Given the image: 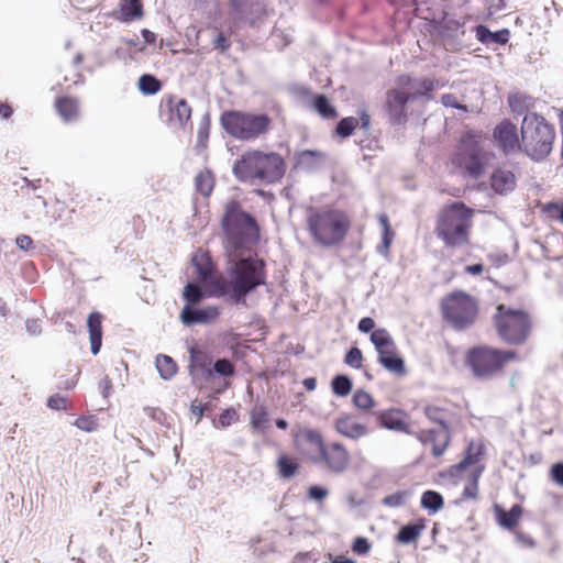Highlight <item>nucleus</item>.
Returning <instances> with one entry per match:
<instances>
[{
  "mask_svg": "<svg viewBox=\"0 0 563 563\" xmlns=\"http://www.w3.org/2000/svg\"><path fill=\"white\" fill-rule=\"evenodd\" d=\"M16 246L22 251H30L34 249L33 240L30 235L20 234L15 239Z\"/></svg>",
  "mask_w": 563,
  "mask_h": 563,
  "instance_id": "58",
  "label": "nucleus"
},
{
  "mask_svg": "<svg viewBox=\"0 0 563 563\" xmlns=\"http://www.w3.org/2000/svg\"><path fill=\"white\" fill-rule=\"evenodd\" d=\"M495 511L498 523L506 529L516 527L522 514V509L519 505H514L509 511L496 506Z\"/></svg>",
  "mask_w": 563,
  "mask_h": 563,
  "instance_id": "26",
  "label": "nucleus"
},
{
  "mask_svg": "<svg viewBox=\"0 0 563 563\" xmlns=\"http://www.w3.org/2000/svg\"><path fill=\"white\" fill-rule=\"evenodd\" d=\"M91 423H92L91 420L88 419V418H85V417L78 418L76 420V426L79 429L85 430V431H91L92 430Z\"/></svg>",
  "mask_w": 563,
  "mask_h": 563,
  "instance_id": "63",
  "label": "nucleus"
},
{
  "mask_svg": "<svg viewBox=\"0 0 563 563\" xmlns=\"http://www.w3.org/2000/svg\"><path fill=\"white\" fill-rule=\"evenodd\" d=\"M371 550V544L366 538L358 537L353 543V551L357 554H366Z\"/></svg>",
  "mask_w": 563,
  "mask_h": 563,
  "instance_id": "57",
  "label": "nucleus"
},
{
  "mask_svg": "<svg viewBox=\"0 0 563 563\" xmlns=\"http://www.w3.org/2000/svg\"><path fill=\"white\" fill-rule=\"evenodd\" d=\"M223 129L233 137L250 141L265 134L271 125V119L265 113L228 111L221 115Z\"/></svg>",
  "mask_w": 563,
  "mask_h": 563,
  "instance_id": "7",
  "label": "nucleus"
},
{
  "mask_svg": "<svg viewBox=\"0 0 563 563\" xmlns=\"http://www.w3.org/2000/svg\"><path fill=\"white\" fill-rule=\"evenodd\" d=\"M313 107L322 118L333 119L336 117V111H335L334 107L330 103L328 98L323 95H318L314 98Z\"/></svg>",
  "mask_w": 563,
  "mask_h": 563,
  "instance_id": "39",
  "label": "nucleus"
},
{
  "mask_svg": "<svg viewBox=\"0 0 563 563\" xmlns=\"http://www.w3.org/2000/svg\"><path fill=\"white\" fill-rule=\"evenodd\" d=\"M213 176L209 170L200 172L196 176V188L205 197H208L213 189Z\"/></svg>",
  "mask_w": 563,
  "mask_h": 563,
  "instance_id": "37",
  "label": "nucleus"
},
{
  "mask_svg": "<svg viewBox=\"0 0 563 563\" xmlns=\"http://www.w3.org/2000/svg\"><path fill=\"white\" fill-rule=\"evenodd\" d=\"M353 404L357 409L368 410L374 407V398L363 389H358L353 395Z\"/></svg>",
  "mask_w": 563,
  "mask_h": 563,
  "instance_id": "44",
  "label": "nucleus"
},
{
  "mask_svg": "<svg viewBox=\"0 0 563 563\" xmlns=\"http://www.w3.org/2000/svg\"><path fill=\"white\" fill-rule=\"evenodd\" d=\"M357 125H358L357 118H354V117L344 118L338 123L336 133L341 137H347L353 133L354 129Z\"/></svg>",
  "mask_w": 563,
  "mask_h": 563,
  "instance_id": "46",
  "label": "nucleus"
},
{
  "mask_svg": "<svg viewBox=\"0 0 563 563\" xmlns=\"http://www.w3.org/2000/svg\"><path fill=\"white\" fill-rule=\"evenodd\" d=\"M441 102L444 107L455 108L466 111V106H463L459 102L457 97L453 93H445L441 98Z\"/></svg>",
  "mask_w": 563,
  "mask_h": 563,
  "instance_id": "51",
  "label": "nucleus"
},
{
  "mask_svg": "<svg viewBox=\"0 0 563 563\" xmlns=\"http://www.w3.org/2000/svg\"><path fill=\"white\" fill-rule=\"evenodd\" d=\"M460 162L466 172L474 178H479L488 162V153L473 137L462 140L460 147Z\"/></svg>",
  "mask_w": 563,
  "mask_h": 563,
  "instance_id": "12",
  "label": "nucleus"
},
{
  "mask_svg": "<svg viewBox=\"0 0 563 563\" xmlns=\"http://www.w3.org/2000/svg\"><path fill=\"white\" fill-rule=\"evenodd\" d=\"M212 45L214 49L220 51L221 53L227 52L231 47V41L223 34V32H212Z\"/></svg>",
  "mask_w": 563,
  "mask_h": 563,
  "instance_id": "50",
  "label": "nucleus"
},
{
  "mask_svg": "<svg viewBox=\"0 0 563 563\" xmlns=\"http://www.w3.org/2000/svg\"><path fill=\"white\" fill-rule=\"evenodd\" d=\"M357 328L363 333L373 332L375 330V321L369 317H364L360 320Z\"/></svg>",
  "mask_w": 563,
  "mask_h": 563,
  "instance_id": "60",
  "label": "nucleus"
},
{
  "mask_svg": "<svg viewBox=\"0 0 563 563\" xmlns=\"http://www.w3.org/2000/svg\"><path fill=\"white\" fill-rule=\"evenodd\" d=\"M25 329L30 335H38L42 332V327L38 319H27L25 321Z\"/></svg>",
  "mask_w": 563,
  "mask_h": 563,
  "instance_id": "59",
  "label": "nucleus"
},
{
  "mask_svg": "<svg viewBox=\"0 0 563 563\" xmlns=\"http://www.w3.org/2000/svg\"><path fill=\"white\" fill-rule=\"evenodd\" d=\"M241 22H245V20H235L234 14L231 13L230 19L224 22L214 19L210 23L209 29L212 32H223L228 38H231V36L235 34L236 29Z\"/></svg>",
  "mask_w": 563,
  "mask_h": 563,
  "instance_id": "32",
  "label": "nucleus"
},
{
  "mask_svg": "<svg viewBox=\"0 0 563 563\" xmlns=\"http://www.w3.org/2000/svg\"><path fill=\"white\" fill-rule=\"evenodd\" d=\"M484 471V466H476L470 473V483L464 487L463 498H476L478 493V479Z\"/></svg>",
  "mask_w": 563,
  "mask_h": 563,
  "instance_id": "36",
  "label": "nucleus"
},
{
  "mask_svg": "<svg viewBox=\"0 0 563 563\" xmlns=\"http://www.w3.org/2000/svg\"><path fill=\"white\" fill-rule=\"evenodd\" d=\"M56 109L64 122H74L79 118V102L75 98L63 97L57 99Z\"/></svg>",
  "mask_w": 563,
  "mask_h": 563,
  "instance_id": "24",
  "label": "nucleus"
},
{
  "mask_svg": "<svg viewBox=\"0 0 563 563\" xmlns=\"http://www.w3.org/2000/svg\"><path fill=\"white\" fill-rule=\"evenodd\" d=\"M335 430L351 440H358L368 434V428L357 421L353 415H343L335 420Z\"/></svg>",
  "mask_w": 563,
  "mask_h": 563,
  "instance_id": "19",
  "label": "nucleus"
},
{
  "mask_svg": "<svg viewBox=\"0 0 563 563\" xmlns=\"http://www.w3.org/2000/svg\"><path fill=\"white\" fill-rule=\"evenodd\" d=\"M371 342L378 353V361L396 353V344L386 329L374 330L371 333Z\"/></svg>",
  "mask_w": 563,
  "mask_h": 563,
  "instance_id": "22",
  "label": "nucleus"
},
{
  "mask_svg": "<svg viewBox=\"0 0 563 563\" xmlns=\"http://www.w3.org/2000/svg\"><path fill=\"white\" fill-rule=\"evenodd\" d=\"M222 225L228 278L217 282V296L229 295L235 303L244 302L245 297L266 280L264 261L252 255L258 228L253 217L236 202L227 206Z\"/></svg>",
  "mask_w": 563,
  "mask_h": 563,
  "instance_id": "1",
  "label": "nucleus"
},
{
  "mask_svg": "<svg viewBox=\"0 0 563 563\" xmlns=\"http://www.w3.org/2000/svg\"><path fill=\"white\" fill-rule=\"evenodd\" d=\"M88 330L90 339V349L92 354H98L101 347V314L99 312H92L88 317Z\"/></svg>",
  "mask_w": 563,
  "mask_h": 563,
  "instance_id": "25",
  "label": "nucleus"
},
{
  "mask_svg": "<svg viewBox=\"0 0 563 563\" xmlns=\"http://www.w3.org/2000/svg\"><path fill=\"white\" fill-rule=\"evenodd\" d=\"M509 30L503 29L497 32L492 33V37L489 40V44H499L504 45L509 41Z\"/></svg>",
  "mask_w": 563,
  "mask_h": 563,
  "instance_id": "54",
  "label": "nucleus"
},
{
  "mask_svg": "<svg viewBox=\"0 0 563 563\" xmlns=\"http://www.w3.org/2000/svg\"><path fill=\"white\" fill-rule=\"evenodd\" d=\"M551 479L563 487V462H559L552 465L550 470Z\"/></svg>",
  "mask_w": 563,
  "mask_h": 563,
  "instance_id": "52",
  "label": "nucleus"
},
{
  "mask_svg": "<svg viewBox=\"0 0 563 563\" xmlns=\"http://www.w3.org/2000/svg\"><path fill=\"white\" fill-rule=\"evenodd\" d=\"M409 497L410 493L408 490H399L385 496L382 503L386 507L396 508L405 505Z\"/></svg>",
  "mask_w": 563,
  "mask_h": 563,
  "instance_id": "45",
  "label": "nucleus"
},
{
  "mask_svg": "<svg viewBox=\"0 0 563 563\" xmlns=\"http://www.w3.org/2000/svg\"><path fill=\"white\" fill-rule=\"evenodd\" d=\"M232 173L238 180L249 185L272 184L284 176V161L276 153L249 151L235 161Z\"/></svg>",
  "mask_w": 563,
  "mask_h": 563,
  "instance_id": "2",
  "label": "nucleus"
},
{
  "mask_svg": "<svg viewBox=\"0 0 563 563\" xmlns=\"http://www.w3.org/2000/svg\"><path fill=\"white\" fill-rule=\"evenodd\" d=\"M517 185L515 173L506 166L496 168L490 175V187L498 195L511 192Z\"/></svg>",
  "mask_w": 563,
  "mask_h": 563,
  "instance_id": "21",
  "label": "nucleus"
},
{
  "mask_svg": "<svg viewBox=\"0 0 563 563\" xmlns=\"http://www.w3.org/2000/svg\"><path fill=\"white\" fill-rule=\"evenodd\" d=\"M267 422H268V416H267V411H266L265 407L255 406L253 408V410L251 411L252 428L257 432H262L265 430Z\"/></svg>",
  "mask_w": 563,
  "mask_h": 563,
  "instance_id": "38",
  "label": "nucleus"
},
{
  "mask_svg": "<svg viewBox=\"0 0 563 563\" xmlns=\"http://www.w3.org/2000/svg\"><path fill=\"white\" fill-rule=\"evenodd\" d=\"M329 495L328 489L321 487V486H310L308 490L309 498L322 501L327 496Z\"/></svg>",
  "mask_w": 563,
  "mask_h": 563,
  "instance_id": "56",
  "label": "nucleus"
},
{
  "mask_svg": "<svg viewBox=\"0 0 563 563\" xmlns=\"http://www.w3.org/2000/svg\"><path fill=\"white\" fill-rule=\"evenodd\" d=\"M515 351H501L488 346H476L467 353V364L477 378L486 379L501 369L506 362L515 360Z\"/></svg>",
  "mask_w": 563,
  "mask_h": 563,
  "instance_id": "9",
  "label": "nucleus"
},
{
  "mask_svg": "<svg viewBox=\"0 0 563 563\" xmlns=\"http://www.w3.org/2000/svg\"><path fill=\"white\" fill-rule=\"evenodd\" d=\"M443 497L435 490H426L421 496V507L435 514L443 507Z\"/></svg>",
  "mask_w": 563,
  "mask_h": 563,
  "instance_id": "33",
  "label": "nucleus"
},
{
  "mask_svg": "<svg viewBox=\"0 0 563 563\" xmlns=\"http://www.w3.org/2000/svg\"><path fill=\"white\" fill-rule=\"evenodd\" d=\"M474 210L462 201L444 207L437 219L435 233L446 246H463L470 242Z\"/></svg>",
  "mask_w": 563,
  "mask_h": 563,
  "instance_id": "3",
  "label": "nucleus"
},
{
  "mask_svg": "<svg viewBox=\"0 0 563 563\" xmlns=\"http://www.w3.org/2000/svg\"><path fill=\"white\" fill-rule=\"evenodd\" d=\"M230 7L235 20H245L250 25L255 24L251 12L262 10L257 0H230Z\"/></svg>",
  "mask_w": 563,
  "mask_h": 563,
  "instance_id": "23",
  "label": "nucleus"
},
{
  "mask_svg": "<svg viewBox=\"0 0 563 563\" xmlns=\"http://www.w3.org/2000/svg\"><path fill=\"white\" fill-rule=\"evenodd\" d=\"M380 424L389 430L406 431V422L393 412H383L379 416Z\"/></svg>",
  "mask_w": 563,
  "mask_h": 563,
  "instance_id": "40",
  "label": "nucleus"
},
{
  "mask_svg": "<svg viewBox=\"0 0 563 563\" xmlns=\"http://www.w3.org/2000/svg\"><path fill=\"white\" fill-rule=\"evenodd\" d=\"M191 262L200 280L217 295V282L223 280V277L214 274V267L210 257L206 253L197 252L194 254Z\"/></svg>",
  "mask_w": 563,
  "mask_h": 563,
  "instance_id": "17",
  "label": "nucleus"
},
{
  "mask_svg": "<svg viewBox=\"0 0 563 563\" xmlns=\"http://www.w3.org/2000/svg\"><path fill=\"white\" fill-rule=\"evenodd\" d=\"M277 468L282 478L289 479L297 474L299 464L287 455L283 454L277 460Z\"/></svg>",
  "mask_w": 563,
  "mask_h": 563,
  "instance_id": "34",
  "label": "nucleus"
},
{
  "mask_svg": "<svg viewBox=\"0 0 563 563\" xmlns=\"http://www.w3.org/2000/svg\"><path fill=\"white\" fill-rule=\"evenodd\" d=\"M353 387V383L347 375L339 374L332 378L331 388L333 394L339 397L347 396Z\"/></svg>",
  "mask_w": 563,
  "mask_h": 563,
  "instance_id": "35",
  "label": "nucleus"
},
{
  "mask_svg": "<svg viewBox=\"0 0 563 563\" xmlns=\"http://www.w3.org/2000/svg\"><path fill=\"white\" fill-rule=\"evenodd\" d=\"M435 81L430 78H413L407 75L397 78V87L409 96V100L426 96L435 89Z\"/></svg>",
  "mask_w": 563,
  "mask_h": 563,
  "instance_id": "16",
  "label": "nucleus"
},
{
  "mask_svg": "<svg viewBox=\"0 0 563 563\" xmlns=\"http://www.w3.org/2000/svg\"><path fill=\"white\" fill-rule=\"evenodd\" d=\"M324 161V155L318 151H302L297 155V166L311 172L318 168Z\"/></svg>",
  "mask_w": 563,
  "mask_h": 563,
  "instance_id": "27",
  "label": "nucleus"
},
{
  "mask_svg": "<svg viewBox=\"0 0 563 563\" xmlns=\"http://www.w3.org/2000/svg\"><path fill=\"white\" fill-rule=\"evenodd\" d=\"M220 314L217 306H207L198 308L190 305H185L180 312V321L185 325L194 324H209L218 319Z\"/></svg>",
  "mask_w": 563,
  "mask_h": 563,
  "instance_id": "14",
  "label": "nucleus"
},
{
  "mask_svg": "<svg viewBox=\"0 0 563 563\" xmlns=\"http://www.w3.org/2000/svg\"><path fill=\"white\" fill-rule=\"evenodd\" d=\"M516 540L521 547L531 548L534 545V542L531 539V537L521 532L516 533Z\"/></svg>",
  "mask_w": 563,
  "mask_h": 563,
  "instance_id": "62",
  "label": "nucleus"
},
{
  "mask_svg": "<svg viewBox=\"0 0 563 563\" xmlns=\"http://www.w3.org/2000/svg\"><path fill=\"white\" fill-rule=\"evenodd\" d=\"M161 87V81L153 75L145 74L139 78V89L145 95H155Z\"/></svg>",
  "mask_w": 563,
  "mask_h": 563,
  "instance_id": "42",
  "label": "nucleus"
},
{
  "mask_svg": "<svg viewBox=\"0 0 563 563\" xmlns=\"http://www.w3.org/2000/svg\"><path fill=\"white\" fill-rule=\"evenodd\" d=\"M305 437L319 454L317 462H322L329 471L336 474L347 470L350 454L341 443H324L321 433L316 430H307Z\"/></svg>",
  "mask_w": 563,
  "mask_h": 563,
  "instance_id": "10",
  "label": "nucleus"
},
{
  "mask_svg": "<svg viewBox=\"0 0 563 563\" xmlns=\"http://www.w3.org/2000/svg\"><path fill=\"white\" fill-rule=\"evenodd\" d=\"M484 452L485 445L482 441H472L466 449L464 459L451 467L450 474L454 477H459L461 476V473L466 471L468 467L479 466L478 462Z\"/></svg>",
  "mask_w": 563,
  "mask_h": 563,
  "instance_id": "20",
  "label": "nucleus"
},
{
  "mask_svg": "<svg viewBox=\"0 0 563 563\" xmlns=\"http://www.w3.org/2000/svg\"><path fill=\"white\" fill-rule=\"evenodd\" d=\"M213 371L221 376H232L234 374V366L229 360L219 358L213 365Z\"/></svg>",
  "mask_w": 563,
  "mask_h": 563,
  "instance_id": "49",
  "label": "nucleus"
},
{
  "mask_svg": "<svg viewBox=\"0 0 563 563\" xmlns=\"http://www.w3.org/2000/svg\"><path fill=\"white\" fill-rule=\"evenodd\" d=\"M100 388H101V391H102L103 397H108V396H109V394H110V390H111V388H112L111 380H110L108 377H104V378L100 382Z\"/></svg>",
  "mask_w": 563,
  "mask_h": 563,
  "instance_id": "64",
  "label": "nucleus"
},
{
  "mask_svg": "<svg viewBox=\"0 0 563 563\" xmlns=\"http://www.w3.org/2000/svg\"><path fill=\"white\" fill-rule=\"evenodd\" d=\"M424 529V523H409L404 526L396 536V540L402 544H409L413 542Z\"/></svg>",
  "mask_w": 563,
  "mask_h": 563,
  "instance_id": "31",
  "label": "nucleus"
},
{
  "mask_svg": "<svg viewBox=\"0 0 563 563\" xmlns=\"http://www.w3.org/2000/svg\"><path fill=\"white\" fill-rule=\"evenodd\" d=\"M168 123L173 128H185L191 118V108L185 99L170 97L166 101Z\"/></svg>",
  "mask_w": 563,
  "mask_h": 563,
  "instance_id": "18",
  "label": "nucleus"
},
{
  "mask_svg": "<svg viewBox=\"0 0 563 563\" xmlns=\"http://www.w3.org/2000/svg\"><path fill=\"white\" fill-rule=\"evenodd\" d=\"M183 297L187 301V305L195 306L202 300L203 292L198 285L188 283L184 288Z\"/></svg>",
  "mask_w": 563,
  "mask_h": 563,
  "instance_id": "43",
  "label": "nucleus"
},
{
  "mask_svg": "<svg viewBox=\"0 0 563 563\" xmlns=\"http://www.w3.org/2000/svg\"><path fill=\"white\" fill-rule=\"evenodd\" d=\"M156 369L164 380H169L177 373V365L175 361L165 354H159L156 356L155 361Z\"/></svg>",
  "mask_w": 563,
  "mask_h": 563,
  "instance_id": "29",
  "label": "nucleus"
},
{
  "mask_svg": "<svg viewBox=\"0 0 563 563\" xmlns=\"http://www.w3.org/2000/svg\"><path fill=\"white\" fill-rule=\"evenodd\" d=\"M121 16L119 20L129 22L139 19L143 14L142 3L140 0H122L121 2Z\"/></svg>",
  "mask_w": 563,
  "mask_h": 563,
  "instance_id": "30",
  "label": "nucleus"
},
{
  "mask_svg": "<svg viewBox=\"0 0 563 563\" xmlns=\"http://www.w3.org/2000/svg\"><path fill=\"white\" fill-rule=\"evenodd\" d=\"M492 33L493 32L486 25L481 24L475 27L476 38L483 44L489 45Z\"/></svg>",
  "mask_w": 563,
  "mask_h": 563,
  "instance_id": "53",
  "label": "nucleus"
},
{
  "mask_svg": "<svg viewBox=\"0 0 563 563\" xmlns=\"http://www.w3.org/2000/svg\"><path fill=\"white\" fill-rule=\"evenodd\" d=\"M494 137L505 154L522 148L517 126L509 120H504L494 129Z\"/></svg>",
  "mask_w": 563,
  "mask_h": 563,
  "instance_id": "15",
  "label": "nucleus"
},
{
  "mask_svg": "<svg viewBox=\"0 0 563 563\" xmlns=\"http://www.w3.org/2000/svg\"><path fill=\"white\" fill-rule=\"evenodd\" d=\"M441 309L444 320L455 330H465L474 324L478 306L468 294L456 290L442 299Z\"/></svg>",
  "mask_w": 563,
  "mask_h": 563,
  "instance_id": "8",
  "label": "nucleus"
},
{
  "mask_svg": "<svg viewBox=\"0 0 563 563\" xmlns=\"http://www.w3.org/2000/svg\"><path fill=\"white\" fill-rule=\"evenodd\" d=\"M387 371L396 374V375H405L406 374V367H405V362L401 357H399L397 355V353L390 355V356H387V357H384V358H380V361H378Z\"/></svg>",
  "mask_w": 563,
  "mask_h": 563,
  "instance_id": "41",
  "label": "nucleus"
},
{
  "mask_svg": "<svg viewBox=\"0 0 563 563\" xmlns=\"http://www.w3.org/2000/svg\"><path fill=\"white\" fill-rule=\"evenodd\" d=\"M358 114H360V119H357V120H358V124H361V129H363L364 131H368L369 126H371V118H369L367 111L365 109H363L358 112Z\"/></svg>",
  "mask_w": 563,
  "mask_h": 563,
  "instance_id": "61",
  "label": "nucleus"
},
{
  "mask_svg": "<svg viewBox=\"0 0 563 563\" xmlns=\"http://www.w3.org/2000/svg\"><path fill=\"white\" fill-rule=\"evenodd\" d=\"M47 406L51 409L64 410L67 407V399L63 396L54 395L47 399Z\"/></svg>",
  "mask_w": 563,
  "mask_h": 563,
  "instance_id": "55",
  "label": "nucleus"
},
{
  "mask_svg": "<svg viewBox=\"0 0 563 563\" xmlns=\"http://www.w3.org/2000/svg\"><path fill=\"white\" fill-rule=\"evenodd\" d=\"M309 232L316 243L324 247L340 244L346 236L351 221L339 209L312 210L307 218Z\"/></svg>",
  "mask_w": 563,
  "mask_h": 563,
  "instance_id": "4",
  "label": "nucleus"
},
{
  "mask_svg": "<svg viewBox=\"0 0 563 563\" xmlns=\"http://www.w3.org/2000/svg\"><path fill=\"white\" fill-rule=\"evenodd\" d=\"M520 132L522 150L529 157L541 161L551 153L555 130L542 115L527 112Z\"/></svg>",
  "mask_w": 563,
  "mask_h": 563,
  "instance_id": "5",
  "label": "nucleus"
},
{
  "mask_svg": "<svg viewBox=\"0 0 563 563\" xmlns=\"http://www.w3.org/2000/svg\"><path fill=\"white\" fill-rule=\"evenodd\" d=\"M424 412L429 420L438 423V428L421 430L417 438L423 445L431 446L433 456L439 457L445 452L450 443L448 413L434 406L427 407Z\"/></svg>",
  "mask_w": 563,
  "mask_h": 563,
  "instance_id": "11",
  "label": "nucleus"
},
{
  "mask_svg": "<svg viewBox=\"0 0 563 563\" xmlns=\"http://www.w3.org/2000/svg\"><path fill=\"white\" fill-rule=\"evenodd\" d=\"M409 96L398 87L386 92V111L393 124L401 125L407 122L406 106Z\"/></svg>",
  "mask_w": 563,
  "mask_h": 563,
  "instance_id": "13",
  "label": "nucleus"
},
{
  "mask_svg": "<svg viewBox=\"0 0 563 563\" xmlns=\"http://www.w3.org/2000/svg\"><path fill=\"white\" fill-rule=\"evenodd\" d=\"M378 222L382 227V242L379 245H377L376 250L378 254L387 255L394 241L395 233L390 228L389 219L386 213H380L378 216Z\"/></svg>",
  "mask_w": 563,
  "mask_h": 563,
  "instance_id": "28",
  "label": "nucleus"
},
{
  "mask_svg": "<svg viewBox=\"0 0 563 563\" xmlns=\"http://www.w3.org/2000/svg\"><path fill=\"white\" fill-rule=\"evenodd\" d=\"M238 412L233 408L222 411L218 420L213 422L216 428H227L238 420Z\"/></svg>",
  "mask_w": 563,
  "mask_h": 563,
  "instance_id": "47",
  "label": "nucleus"
},
{
  "mask_svg": "<svg viewBox=\"0 0 563 563\" xmlns=\"http://www.w3.org/2000/svg\"><path fill=\"white\" fill-rule=\"evenodd\" d=\"M363 355L358 347H351L345 355L344 362L353 368L362 366Z\"/></svg>",
  "mask_w": 563,
  "mask_h": 563,
  "instance_id": "48",
  "label": "nucleus"
},
{
  "mask_svg": "<svg viewBox=\"0 0 563 563\" xmlns=\"http://www.w3.org/2000/svg\"><path fill=\"white\" fill-rule=\"evenodd\" d=\"M494 324L499 338L511 345L527 341L531 331V320L527 312L499 305L494 314Z\"/></svg>",
  "mask_w": 563,
  "mask_h": 563,
  "instance_id": "6",
  "label": "nucleus"
}]
</instances>
